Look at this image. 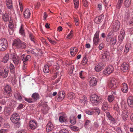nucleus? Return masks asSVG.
Returning <instances> with one entry per match:
<instances>
[{"label": "nucleus", "mask_w": 133, "mask_h": 133, "mask_svg": "<svg viewBox=\"0 0 133 133\" xmlns=\"http://www.w3.org/2000/svg\"><path fill=\"white\" fill-rule=\"evenodd\" d=\"M13 45L18 48H24L26 46V43L18 39L15 40L13 43Z\"/></svg>", "instance_id": "f257e3e1"}, {"label": "nucleus", "mask_w": 133, "mask_h": 133, "mask_svg": "<svg viewBox=\"0 0 133 133\" xmlns=\"http://www.w3.org/2000/svg\"><path fill=\"white\" fill-rule=\"evenodd\" d=\"M7 40L5 38L0 39V51H4L8 47Z\"/></svg>", "instance_id": "f03ea898"}, {"label": "nucleus", "mask_w": 133, "mask_h": 133, "mask_svg": "<svg viewBox=\"0 0 133 133\" xmlns=\"http://www.w3.org/2000/svg\"><path fill=\"white\" fill-rule=\"evenodd\" d=\"M101 99V97L95 94L91 96L90 98V101L91 103L95 105H97L99 103Z\"/></svg>", "instance_id": "7ed1b4c3"}, {"label": "nucleus", "mask_w": 133, "mask_h": 133, "mask_svg": "<svg viewBox=\"0 0 133 133\" xmlns=\"http://www.w3.org/2000/svg\"><path fill=\"white\" fill-rule=\"evenodd\" d=\"M9 58L8 54H6L4 57L0 64V68L2 69L3 67L8 66L7 62Z\"/></svg>", "instance_id": "20e7f679"}, {"label": "nucleus", "mask_w": 133, "mask_h": 133, "mask_svg": "<svg viewBox=\"0 0 133 133\" xmlns=\"http://www.w3.org/2000/svg\"><path fill=\"white\" fill-rule=\"evenodd\" d=\"M11 58L14 63L16 65H19L21 64V59L16 54L11 55Z\"/></svg>", "instance_id": "39448f33"}, {"label": "nucleus", "mask_w": 133, "mask_h": 133, "mask_svg": "<svg viewBox=\"0 0 133 133\" xmlns=\"http://www.w3.org/2000/svg\"><path fill=\"white\" fill-rule=\"evenodd\" d=\"M4 94L7 95L8 97L11 96L12 94V91L11 87L8 85H6L4 88Z\"/></svg>", "instance_id": "423d86ee"}, {"label": "nucleus", "mask_w": 133, "mask_h": 133, "mask_svg": "<svg viewBox=\"0 0 133 133\" xmlns=\"http://www.w3.org/2000/svg\"><path fill=\"white\" fill-rule=\"evenodd\" d=\"M120 25V23L119 21L117 20L113 22L112 24L113 30L115 31L118 30Z\"/></svg>", "instance_id": "0eeeda50"}, {"label": "nucleus", "mask_w": 133, "mask_h": 133, "mask_svg": "<svg viewBox=\"0 0 133 133\" xmlns=\"http://www.w3.org/2000/svg\"><path fill=\"white\" fill-rule=\"evenodd\" d=\"M19 119V115L16 113L13 114L10 118L11 121L13 123L16 124L18 123Z\"/></svg>", "instance_id": "6e6552de"}, {"label": "nucleus", "mask_w": 133, "mask_h": 133, "mask_svg": "<svg viewBox=\"0 0 133 133\" xmlns=\"http://www.w3.org/2000/svg\"><path fill=\"white\" fill-rule=\"evenodd\" d=\"M129 70V65L126 62L124 63L121 66V70L123 72H126Z\"/></svg>", "instance_id": "1a4fd4ad"}, {"label": "nucleus", "mask_w": 133, "mask_h": 133, "mask_svg": "<svg viewBox=\"0 0 133 133\" xmlns=\"http://www.w3.org/2000/svg\"><path fill=\"white\" fill-rule=\"evenodd\" d=\"M99 31H97L94 36L93 42L94 44L95 45H97L98 44L100 40L99 37Z\"/></svg>", "instance_id": "9d476101"}, {"label": "nucleus", "mask_w": 133, "mask_h": 133, "mask_svg": "<svg viewBox=\"0 0 133 133\" xmlns=\"http://www.w3.org/2000/svg\"><path fill=\"white\" fill-rule=\"evenodd\" d=\"M15 98L20 101L22 102L23 101L24 97L18 91H16L14 93Z\"/></svg>", "instance_id": "9b49d317"}, {"label": "nucleus", "mask_w": 133, "mask_h": 133, "mask_svg": "<svg viewBox=\"0 0 133 133\" xmlns=\"http://www.w3.org/2000/svg\"><path fill=\"white\" fill-rule=\"evenodd\" d=\"M113 66L111 65L108 66L106 69L103 71V73L106 75H108L112 73L114 70Z\"/></svg>", "instance_id": "f8f14e48"}, {"label": "nucleus", "mask_w": 133, "mask_h": 133, "mask_svg": "<svg viewBox=\"0 0 133 133\" xmlns=\"http://www.w3.org/2000/svg\"><path fill=\"white\" fill-rule=\"evenodd\" d=\"M106 115L108 119L110 121V123L112 124H115L117 121V119L111 116L110 113L109 112H106Z\"/></svg>", "instance_id": "ddd939ff"}, {"label": "nucleus", "mask_w": 133, "mask_h": 133, "mask_svg": "<svg viewBox=\"0 0 133 133\" xmlns=\"http://www.w3.org/2000/svg\"><path fill=\"white\" fill-rule=\"evenodd\" d=\"M29 128L31 129H35L37 126V123L35 120H31L29 123Z\"/></svg>", "instance_id": "4468645a"}, {"label": "nucleus", "mask_w": 133, "mask_h": 133, "mask_svg": "<svg viewBox=\"0 0 133 133\" xmlns=\"http://www.w3.org/2000/svg\"><path fill=\"white\" fill-rule=\"evenodd\" d=\"M67 117L65 114H62L59 118V121L61 123L66 122L67 121Z\"/></svg>", "instance_id": "2eb2a0df"}, {"label": "nucleus", "mask_w": 133, "mask_h": 133, "mask_svg": "<svg viewBox=\"0 0 133 133\" xmlns=\"http://www.w3.org/2000/svg\"><path fill=\"white\" fill-rule=\"evenodd\" d=\"M104 64L100 63L95 66V69L97 72H99L104 67Z\"/></svg>", "instance_id": "dca6fc26"}, {"label": "nucleus", "mask_w": 133, "mask_h": 133, "mask_svg": "<svg viewBox=\"0 0 133 133\" xmlns=\"http://www.w3.org/2000/svg\"><path fill=\"white\" fill-rule=\"evenodd\" d=\"M54 126L53 124L50 122H49L47 124L46 126V131L49 132L51 131L54 128Z\"/></svg>", "instance_id": "f3484780"}, {"label": "nucleus", "mask_w": 133, "mask_h": 133, "mask_svg": "<svg viewBox=\"0 0 133 133\" xmlns=\"http://www.w3.org/2000/svg\"><path fill=\"white\" fill-rule=\"evenodd\" d=\"M78 51V49L76 47L71 48L70 49V53L71 56H74L77 53Z\"/></svg>", "instance_id": "a211bd4d"}, {"label": "nucleus", "mask_w": 133, "mask_h": 133, "mask_svg": "<svg viewBox=\"0 0 133 133\" xmlns=\"http://www.w3.org/2000/svg\"><path fill=\"white\" fill-rule=\"evenodd\" d=\"M103 18V16L101 15L98 17H96L94 19V21L96 23L99 24L100 23Z\"/></svg>", "instance_id": "6ab92c4d"}, {"label": "nucleus", "mask_w": 133, "mask_h": 133, "mask_svg": "<svg viewBox=\"0 0 133 133\" xmlns=\"http://www.w3.org/2000/svg\"><path fill=\"white\" fill-rule=\"evenodd\" d=\"M23 14L24 17L26 18H30L31 14V12L29 9H26L24 11Z\"/></svg>", "instance_id": "aec40b11"}, {"label": "nucleus", "mask_w": 133, "mask_h": 133, "mask_svg": "<svg viewBox=\"0 0 133 133\" xmlns=\"http://www.w3.org/2000/svg\"><path fill=\"white\" fill-rule=\"evenodd\" d=\"M12 109L10 107H6L4 110V113L6 116L10 115L12 112Z\"/></svg>", "instance_id": "412c9836"}, {"label": "nucleus", "mask_w": 133, "mask_h": 133, "mask_svg": "<svg viewBox=\"0 0 133 133\" xmlns=\"http://www.w3.org/2000/svg\"><path fill=\"white\" fill-rule=\"evenodd\" d=\"M65 92L63 91H61L59 92L58 94V98L60 101L64 98L65 96Z\"/></svg>", "instance_id": "4be33fe9"}, {"label": "nucleus", "mask_w": 133, "mask_h": 133, "mask_svg": "<svg viewBox=\"0 0 133 133\" xmlns=\"http://www.w3.org/2000/svg\"><path fill=\"white\" fill-rule=\"evenodd\" d=\"M127 102L129 105L131 107H133V97L129 96L127 99Z\"/></svg>", "instance_id": "5701e85b"}, {"label": "nucleus", "mask_w": 133, "mask_h": 133, "mask_svg": "<svg viewBox=\"0 0 133 133\" xmlns=\"http://www.w3.org/2000/svg\"><path fill=\"white\" fill-rule=\"evenodd\" d=\"M109 57V53L106 51H103L102 53V58L103 59H108Z\"/></svg>", "instance_id": "b1692460"}, {"label": "nucleus", "mask_w": 133, "mask_h": 133, "mask_svg": "<svg viewBox=\"0 0 133 133\" xmlns=\"http://www.w3.org/2000/svg\"><path fill=\"white\" fill-rule=\"evenodd\" d=\"M6 3L8 8L11 9L13 8L11 0H6Z\"/></svg>", "instance_id": "393cba45"}, {"label": "nucleus", "mask_w": 133, "mask_h": 133, "mask_svg": "<svg viewBox=\"0 0 133 133\" xmlns=\"http://www.w3.org/2000/svg\"><path fill=\"white\" fill-rule=\"evenodd\" d=\"M109 108L108 106L107 102H105L103 103L102 109L103 110L105 111L108 110Z\"/></svg>", "instance_id": "a878e982"}, {"label": "nucleus", "mask_w": 133, "mask_h": 133, "mask_svg": "<svg viewBox=\"0 0 133 133\" xmlns=\"http://www.w3.org/2000/svg\"><path fill=\"white\" fill-rule=\"evenodd\" d=\"M39 94L36 92L33 94L31 96L34 102L39 99Z\"/></svg>", "instance_id": "bb28decb"}, {"label": "nucleus", "mask_w": 133, "mask_h": 133, "mask_svg": "<svg viewBox=\"0 0 133 133\" xmlns=\"http://www.w3.org/2000/svg\"><path fill=\"white\" fill-rule=\"evenodd\" d=\"M122 90L124 92H127L128 90V87L127 84H122Z\"/></svg>", "instance_id": "cd10ccee"}, {"label": "nucleus", "mask_w": 133, "mask_h": 133, "mask_svg": "<svg viewBox=\"0 0 133 133\" xmlns=\"http://www.w3.org/2000/svg\"><path fill=\"white\" fill-rule=\"evenodd\" d=\"M131 3V0H125L123 4L125 8H128L130 6Z\"/></svg>", "instance_id": "c85d7f7f"}, {"label": "nucleus", "mask_w": 133, "mask_h": 133, "mask_svg": "<svg viewBox=\"0 0 133 133\" xmlns=\"http://www.w3.org/2000/svg\"><path fill=\"white\" fill-rule=\"evenodd\" d=\"M2 18L5 22L8 21L9 19V15L7 14H5L3 15Z\"/></svg>", "instance_id": "c756f323"}, {"label": "nucleus", "mask_w": 133, "mask_h": 133, "mask_svg": "<svg viewBox=\"0 0 133 133\" xmlns=\"http://www.w3.org/2000/svg\"><path fill=\"white\" fill-rule=\"evenodd\" d=\"M89 81L90 83H97V79L93 77L90 78Z\"/></svg>", "instance_id": "7c9ffc66"}, {"label": "nucleus", "mask_w": 133, "mask_h": 133, "mask_svg": "<svg viewBox=\"0 0 133 133\" xmlns=\"http://www.w3.org/2000/svg\"><path fill=\"white\" fill-rule=\"evenodd\" d=\"M29 37L31 40L34 43H35L36 40L34 35L30 32L29 33Z\"/></svg>", "instance_id": "2f4dec72"}, {"label": "nucleus", "mask_w": 133, "mask_h": 133, "mask_svg": "<svg viewBox=\"0 0 133 133\" xmlns=\"http://www.w3.org/2000/svg\"><path fill=\"white\" fill-rule=\"evenodd\" d=\"M19 32L20 34L23 36H25L24 29L22 25H21V26L19 30Z\"/></svg>", "instance_id": "473e14b6"}, {"label": "nucleus", "mask_w": 133, "mask_h": 133, "mask_svg": "<svg viewBox=\"0 0 133 133\" xmlns=\"http://www.w3.org/2000/svg\"><path fill=\"white\" fill-rule=\"evenodd\" d=\"M43 72L44 73H47L49 72L50 71V68L49 66L45 65L43 68Z\"/></svg>", "instance_id": "72a5a7b5"}, {"label": "nucleus", "mask_w": 133, "mask_h": 133, "mask_svg": "<svg viewBox=\"0 0 133 133\" xmlns=\"http://www.w3.org/2000/svg\"><path fill=\"white\" fill-rule=\"evenodd\" d=\"M42 106L44 108V110L43 109L46 113L48 112V110H49L48 108V107L47 105L46 104V103H44L42 104Z\"/></svg>", "instance_id": "f704fd0d"}, {"label": "nucleus", "mask_w": 133, "mask_h": 133, "mask_svg": "<svg viewBox=\"0 0 133 133\" xmlns=\"http://www.w3.org/2000/svg\"><path fill=\"white\" fill-rule=\"evenodd\" d=\"M14 25L13 23V21L12 19H10L8 25V28L9 29H13Z\"/></svg>", "instance_id": "c9c22d12"}, {"label": "nucleus", "mask_w": 133, "mask_h": 133, "mask_svg": "<svg viewBox=\"0 0 133 133\" xmlns=\"http://www.w3.org/2000/svg\"><path fill=\"white\" fill-rule=\"evenodd\" d=\"M117 42L116 38L115 37L111 38L110 39V43L111 44L113 45L115 44Z\"/></svg>", "instance_id": "e433bc0d"}, {"label": "nucleus", "mask_w": 133, "mask_h": 133, "mask_svg": "<svg viewBox=\"0 0 133 133\" xmlns=\"http://www.w3.org/2000/svg\"><path fill=\"white\" fill-rule=\"evenodd\" d=\"M10 71L12 73H14L15 72V68L14 66L11 63L10 65Z\"/></svg>", "instance_id": "4c0bfd02"}, {"label": "nucleus", "mask_w": 133, "mask_h": 133, "mask_svg": "<svg viewBox=\"0 0 133 133\" xmlns=\"http://www.w3.org/2000/svg\"><path fill=\"white\" fill-rule=\"evenodd\" d=\"M88 61L87 56L86 55L84 56V57L82 61V64L83 65L86 64Z\"/></svg>", "instance_id": "58836bf2"}, {"label": "nucleus", "mask_w": 133, "mask_h": 133, "mask_svg": "<svg viewBox=\"0 0 133 133\" xmlns=\"http://www.w3.org/2000/svg\"><path fill=\"white\" fill-rule=\"evenodd\" d=\"M114 97L113 95L109 96L108 97V99L109 102H112L114 100Z\"/></svg>", "instance_id": "ea45409f"}, {"label": "nucleus", "mask_w": 133, "mask_h": 133, "mask_svg": "<svg viewBox=\"0 0 133 133\" xmlns=\"http://www.w3.org/2000/svg\"><path fill=\"white\" fill-rule=\"evenodd\" d=\"M130 46L129 45H126L125 46V48L124 51V52L125 53H127L130 49Z\"/></svg>", "instance_id": "a19ab883"}, {"label": "nucleus", "mask_w": 133, "mask_h": 133, "mask_svg": "<svg viewBox=\"0 0 133 133\" xmlns=\"http://www.w3.org/2000/svg\"><path fill=\"white\" fill-rule=\"evenodd\" d=\"M73 2L74 4L75 8H77L79 6V0H74Z\"/></svg>", "instance_id": "79ce46f5"}, {"label": "nucleus", "mask_w": 133, "mask_h": 133, "mask_svg": "<svg viewBox=\"0 0 133 133\" xmlns=\"http://www.w3.org/2000/svg\"><path fill=\"white\" fill-rule=\"evenodd\" d=\"M24 99L26 101L30 103H31L34 102L32 98H27L24 97Z\"/></svg>", "instance_id": "37998d69"}, {"label": "nucleus", "mask_w": 133, "mask_h": 133, "mask_svg": "<svg viewBox=\"0 0 133 133\" xmlns=\"http://www.w3.org/2000/svg\"><path fill=\"white\" fill-rule=\"evenodd\" d=\"M70 122L73 124H75L76 123V119L74 117H73L72 118H70Z\"/></svg>", "instance_id": "c03bdc74"}, {"label": "nucleus", "mask_w": 133, "mask_h": 133, "mask_svg": "<svg viewBox=\"0 0 133 133\" xmlns=\"http://www.w3.org/2000/svg\"><path fill=\"white\" fill-rule=\"evenodd\" d=\"M109 81L110 83H112L114 82L115 83L117 82V81L116 79L112 77L110 78L109 80Z\"/></svg>", "instance_id": "a18cd8bd"}, {"label": "nucleus", "mask_w": 133, "mask_h": 133, "mask_svg": "<svg viewBox=\"0 0 133 133\" xmlns=\"http://www.w3.org/2000/svg\"><path fill=\"white\" fill-rule=\"evenodd\" d=\"M68 96L69 98L72 99L75 98V95L74 93L70 92L68 94Z\"/></svg>", "instance_id": "49530a36"}, {"label": "nucleus", "mask_w": 133, "mask_h": 133, "mask_svg": "<svg viewBox=\"0 0 133 133\" xmlns=\"http://www.w3.org/2000/svg\"><path fill=\"white\" fill-rule=\"evenodd\" d=\"M73 36V31L72 30H71L70 33L68 35L67 38L70 39L72 38Z\"/></svg>", "instance_id": "de8ad7c7"}, {"label": "nucleus", "mask_w": 133, "mask_h": 133, "mask_svg": "<svg viewBox=\"0 0 133 133\" xmlns=\"http://www.w3.org/2000/svg\"><path fill=\"white\" fill-rule=\"evenodd\" d=\"M70 128L71 130L75 131H77L78 130L77 127L73 125L70 126Z\"/></svg>", "instance_id": "09e8293b"}, {"label": "nucleus", "mask_w": 133, "mask_h": 133, "mask_svg": "<svg viewBox=\"0 0 133 133\" xmlns=\"http://www.w3.org/2000/svg\"><path fill=\"white\" fill-rule=\"evenodd\" d=\"M18 2L21 11V12H22L23 11V5H22V3H21V0H19Z\"/></svg>", "instance_id": "8fccbe9b"}, {"label": "nucleus", "mask_w": 133, "mask_h": 133, "mask_svg": "<svg viewBox=\"0 0 133 133\" xmlns=\"http://www.w3.org/2000/svg\"><path fill=\"white\" fill-rule=\"evenodd\" d=\"M128 115L127 114L125 113L123 114L122 115L123 119L124 121H125L127 120V118H128Z\"/></svg>", "instance_id": "3c124183"}, {"label": "nucleus", "mask_w": 133, "mask_h": 133, "mask_svg": "<svg viewBox=\"0 0 133 133\" xmlns=\"http://www.w3.org/2000/svg\"><path fill=\"white\" fill-rule=\"evenodd\" d=\"M122 4L123 3L118 1L116 5V8L119 9L121 7Z\"/></svg>", "instance_id": "603ef678"}, {"label": "nucleus", "mask_w": 133, "mask_h": 133, "mask_svg": "<svg viewBox=\"0 0 133 133\" xmlns=\"http://www.w3.org/2000/svg\"><path fill=\"white\" fill-rule=\"evenodd\" d=\"M21 58L23 61V63H26L28 61L27 60H26V58H25V55H23L21 56Z\"/></svg>", "instance_id": "864d4df0"}, {"label": "nucleus", "mask_w": 133, "mask_h": 133, "mask_svg": "<svg viewBox=\"0 0 133 133\" xmlns=\"http://www.w3.org/2000/svg\"><path fill=\"white\" fill-rule=\"evenodd\" d=\"M74 19L75 22V24L76 26H78L79 24L78 19L77 17H74Z\"/></svg>", "instance_id": "5fc2aeb1"}, {"label": "nucleus", "mask_w": 133, "mask_h": 133, "mask_svg": "<svg viewBox=\"0 0 133 133\" xmlns=\"http://www.w3.org/2000/svg\"><path fill=\"white\" fill-rule=\"evenodd\" d=\"M59 133H69V132L66 129H63L60 130Z\"/></svg>", "instance_id": "6e6d98bb"}, {"label": "nucleus", "mask_w": 133, "mask_h": 133, "mask_svg": "<svg viewBox=\"0 0 133 133\" xmlns=\"http://www.w3.org/2000/svg\"><path fill=\"white\" fill-rule=\"evenodd\" d=\"M130 14L129 12L128 11L126 12L125 14V16L127 19L128 18L130 17Z\"/></svg>", "instance_id": "4d7b16f0"}, {"label": "nucleus", "mask_w": 133, "mask_h": 133, "mask_svg": "<svg viewBox=\"0 0 133 133\" xmlns=\"http://www.w3.org/2000/svg\"><path fill=\"white\" fill-rule=\"evenodd\" d=\"M99 126V125L98 123L97 122H95L94 123V125H93L92 127L94 129H96L98 128Z\"/></svg>", "instance_id": "13d9d810"}, {"label": "nucleus", "mask_w": 133, "mask_h": 133, "mask_svg": "<svg viewBox=\"0 0 133 133\" xmlns=\"http://www.w3.org/2000/svg\"><path fill=\"white\" fill-rule=\"evenodd\" d=\"M124 35H119V36L118 37V39L120 42H122L123 41L124 38Z\"/></svg>", "instance_id": "bf43d9fd"}, {"label": "nucleus", "mask_w": 133, "mask_h": 133, "mask_svg": "<svg viewBox=\"0 0 133 133\" xmlns=\"http://www.w3.org/2000/svg\"><path fill=\"white\" fill-rule=\"evenodd\" d=\"M83 71H81L79 73V76L82 79H84V77L83 74Z\"/></svg>", "instance_id": "052dcab7"}, {"label": "nucleus", "mask_w": 133, "mask_h": 133, "mask_svg": "<svg viewBox=\"0 0 133 133\" xmlns=\"http://www.w3.org/2000/svg\"><path fill=\"white\" fill-rule=\"evenodd\" d=\"M47 38L49 41L52 44H55L56 43V42L55 41L52 40L49 37H47Z\"/></svg>", "instance_id": "680f3d73"}, {"label": "nucleus", "mask_w": 133, "mask_h": 133, "mask_svg": "<svg viewBox=\"0 0 133 133\" xmlns=\"http://www.w3.org/2000/svg\"><path fill=\"white\" fill-rule=\"evenodd\" d=\"M83 3L84 6L86 7L88 6V3L86 0H83L82 1Z\"/></svg>", "instance_id": "e2e57ef3"}, {"label": "nucleus", "mask_w": 133, "mask_h": 133, "mask_svg": "<svg viewBox=\"0 0 133 133\" xmlns=\"http://www.w3.org/2000/svg\"><path fill=\"white\" fill-rule=\"evenodd\" d=\"M7 132V129H3L0 130V133H6Z\"/></svg>", "instance_id": "0e129e2a"}, {"label": "nucleus", "mask_w": 133, "mask_h": 133, "mask_svg": "<svg viewBox=\"0 0 133 133\" xmlns=\"http://www.w3.org/2000/svg\"><path fill=\"white\" fill-rule=\"evenodd\" d=\"M27 131L25 129H22L18 131L17 133H27Z\"/></svg>", "instance_id": "69168bd1"}, {"label": "nucleus", "mask_w": 133, "mask_h": 133, "mask_svg": "<svg viewBox=\"0 0 133 133\" xmlns=\"http://www.w3.org/2000/svg\"><path fill=\"white\" fill-rule=\"evenodd\" d=\"M82 99L84 102V104L85 103H86L87 101V98L85 97V96H83V97H82Z\"/></svg>", "instance_id": "338daca9"}, {"label": "nucleus", "mask_w": 133, "mask_h": 133, "mask_svg": "<svg viewBox=\"0 0 133 133\" xmlns=\"http://www.w3.org/2000/svg\"><path fill=\"white\" fill-rule=\"evenodd\" d=\"M6 103V101L4 99H2L0 101V104L2 105H4Z\"/></svg>", "instance_id": "774afa93"}]
</instances>
